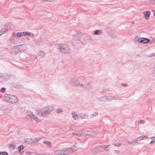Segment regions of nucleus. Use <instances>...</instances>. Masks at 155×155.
<instances>
[{
    "mask_svg": "<svg viewBox=\"0 0 155 155\" xmlns=\"http://www.w3.org/2000/svg\"><path fill=\"white\" fill-rule=\"evenodd\" d=\"M70 83L74 86L80 87L84 89L89 87V85L87 80L81 76L72 78L70 80Z\"/></svg>",
    "mask_w": 155,
    "mask_h": 155,
    "instance_id": "nucleus-1",
    "label": "nucleus"
},
{
    "mask_svg": "<svg viewBox=\"0 0 155 155\" xmlns=\"http://www.w3.org/2000/svg\"><path fill=\"white\" fill-rule=\"evenodd\" d=\"M55 108L52 105L44 107L37 111V114L41 116L45 117L54 110Z\"/></svg>",
    "mask_w": 155,
    "mask_h": 155,
    "instance_id": "nucleus-2",
    "label": "nucleus"
},
{
    "mask_svg": "<svg viewBox=\"0 0 155 155\" xmlns=\"http://www.w3.org/2000/svg\"><path fill=\"white\" fill-rule=\"evenodd\" d=\"M3 100L6 102L11 104H15L17 103L18 101V98L14 95L9 94H6L4 95Z\"/></svg>",
    "mask_w": 155,
    "mask_h": 155,
    "instance_id": "nucleus-3",
    "label": "nucleus"
},
{
    "mask_svg": "<svg viewBox=\"0 0 155 155\" xmlns=\"http://www.w3.org/2000/svg\"><path fill=\"white\" fill-rule=\"evenodd\" d=\"M58 48L61 53L69 54L71 52L70 48L68 45L66 44H59Z\"/></svg>",
    "mask_w": 155,
    "mask_h": 155,
    "instance_id": "nucleus-4",
    "label": "nucleus"
},
{
    "mask_svg": "<svg viewBox=\"0 0 155 155\" xmlns=\"http://www.w3.org/2000/svg\"><path fill=\"white\" fill-rule=\"evenodd\" d=\"M72 134L79 135V136H92L97 134V131H91L87 130L82 133L79 134L73 133Z\"/></svg>",
    "mask_w": 155,
    "mask_h": 155,
    "instance_id": "nucleus-5",
    "label": "nucleus"
},
{
    "mask_svg": "<svg viewBox=\"0 0 155 155\" xmlns=\"http://www.w3.org/2000/svg\"><path fill=\"white\" fill-rule=\"evenodd\" d=\"M110 99H114L116 100H120V99L118 97L115 96H103L99 99V100L101 101H106L110 100H108Z\"/></svg>",
    "mask_w": 155,
    "mask_h": 155,
    "instance_id": "nucleus-6",
    "label": "nucleus"
},
{
    "mask_svg": "<svg viewBox=\"0 0 155 155\" xmlns=\"http://www.w3.org/2000/svg\"><path fill=\"white\" fill-rule=\"evenodd\" d=\"M105 149L106 151H108L109 150V145L99 146L95 147L94 148L95 151L99 152L103 151Z\"/></svg>",
    "mask_w": 155,
    "mask_h": 155,
    "instance_id": "nucleus-7",
    "label": "nucleus"
},
{
    "mask_svg": "<svg viewBox=\"0 0 155 155\" xmlns=\"http://www.w3.org/2000/svg\"><path fill=\"white\" fill-rule=\"evenodd\" d=\"M11 76L6 73H0L1 82H5L11 78Z\"/></svg>",
    "mask_w": 155,
    "mask_h": 155,
    "instance_id": "nucleus-8",
    "label": "nucleus"
},
{
    "mask_svg": "<svg viewBox=\"0 0 155 155\" xmlns=\"http://www.w3.org/2000/svg\"><path fill=\"white\" fill-rule=\"evenodd\" d=\"M26 113L31 120H33L37 122L39 121V119L31 111L27 110Z\"/></svg>",
    "mask_w": 155,
    "mask_h": 155,
    "instance_id": "nucleus-9",
    "label": "nucleus"
},
{
    "mask_svg": "<svg viewBox=\"0 0 155 155\" xmlns=\"http://www.w3.org/2000/svg\"><path fill=\"white\" fill-rule=\"evenodd\" d=\"M91 39L90 36L88 35H83L81 39V41L82 43L85 44L88 43Z\"/></svg>",
    "mask_w": 155,
    "mask_h": 155,
    "instance_id": "nucleus-10",
    "label": "nucleus"
},
{
    "mask_svg": "<svg viewBox=\"0 0 155 155\" xmlns=\"http://www.w3.org/2000/svg\"><path fill=\"white\" fill-rule=\"evenodd\" d=\"M142 137H141V136H139V137H138L137 139H136L134 141H132L131 142H127V141H125V144H126L127 143H128L129 144H133L137 141L142 140L144 139H147L148 138L147 136Z\"/></svg>",
    "mask_w": 155,
    "mask_h": 155,
    "instance_id": "nucleus-11",
    "label": "nucleus"
},
{
    "mask_svg": "<svg viewBox=\"0 0 155 155\" xmlns=\"http://www.w3.org/2000/svg\"><path fill=\"white\" fill-rule=\"evenodd\" d=\"M11 52L12 53L14 54H18L20 51L18 45L13 47L11 49Z\"/></svg>",
    "mask_w": 155,
    "mask_h": 155,
    "instance_id": "nucleus-12",
    "label": "nucleus"
},
{
    "mask_svg": "<svg viewBox=\"0 0 155 155\" xmlns=\"http://www.w3.org/2000/svg\"><path fill=\"white\" fill-rule=\"evenodd\" d=\"M137 41L142 43H148L150 41L149 39L146 38H139L137 40Z\"/></svg>",
    "mask_w": 155,
    "mask_h": 155,
    "instance_id": "nucleus-13",
    "label": "nucleus"
},
{
    "mask_svg": "<svg viewBox=\"0 0 155 155\" xmlns=\"http://www.w3.org/2000/svg\"><path fill=\"white\" fill-rule=\"evenodd\" d=\"M39 140V138H27L25 140V141L29 143H36Z\"/></svg>",
    "mask_w": 155,
    "mask_h": 155,
    "instance_id": "nucleus-14",
    "label": "nucleus"
},
{
    "mask_svg": "<svg viewBox=\"0 0 155 155\" xmlns=\"http://www.w3.org/2000/svg\"><path fill=\"white\" fill-rule=\"evenodd\" d=\"M18 45L20 51H24L27 49V46L25 44H22Z\"/></svg>",
    "mask_w": 155,
    "mask_h": 155,
    "instance_id": "nucleus-15",
    "label": "nucleus"
},
{
    "mask_svg": "<svg viewBox=\"0 0 155 155\" xmlns=\"http://www.w3.org/2000/svg\"><path fill=\"white\" fill-rule=\"evenodd\" d=\"M63 149L64 150L63 151L64 155L70 154L73 151V149H72L71 148H68V149L64 148Z\"/></svg>",
    "mask_w": 155,
    "mask_h": 155,
    "instance_id": "nucleus-16",
    "label": "nucleus"
},
{
    "mask_svg": "<svg viewBox=\"0 0 155 155\" xmlns=\"http://www.w3.org/2000/svg\"><path fill=\"white\" fill-rule=\"evenodd\" d=\"M10 40L11 42L15 44H17L19 41L18 40L16 37H12L10 38Z\"/></svg>",
    "mask_w": 155,
    "mask_h": 155,
    "instance_id": "nucleus-17",
    "label": "nucleus"
},
{
    "mask_svg": "<svg viewBox=\"0 0 155 155\" xmlns=\"http://www.w3.org/2000/svg\"><path fill=\"white\" fill-rule=\"evenodd\" d=\"M63 149L61 150H58L55 151L54 153L55 155H64Z\"/></svg>",
    "mask_w": 155,
    "mask_h": 155,
    "instance_id": "nucleus-18",
    "label": "nucleus"
},
{
    "mask_svg": "<svg viewBox=\"0 0 155 155\" xmlns=\"http://www.w3.org/2000/svg\"><path fill=\"white\" fill-rule=\"evenodd\" d=\"M80 35L79 34H76L73 35L72 36V39L78 40L80 39Z\"/></svg>",
    "mask_w": 155,
    "mask_h": 155,
    "instance_id": "nucleus-19",
    "label": "nucleus"
},
{
    "mask_svg": "<svg viewBox=\"0 0 155 155\" xmlns=\"http://www.w3.org/2000/svg\"><path fill=\"white\" fill-rule=\"evenodd\" d=\"M36 45L39 46H41L43 45V40L42 39L39 38L38 39L36 42Z\"/></svg>",
    "mask_w": 155,
    "mask_h": 155,
    "instance_id": "nucleus-20",
    "label": "nucleus"
},
{
    "mask_svg": "<svg viewBox=\"0 0 155 155\" xmlns=\"http://www.w3.org/2000/svg\"><path fill=\"white\" fill-rule=\"evenodd\" d=\"M143 14L145 16V18L146 20H148L150 15V12L146 11L143 13Z\"/></svg>",
    "mask_w": 155,
    "mask_h": 155,
    "instance_id": "nucleus-21",
    "label": "nucleus"
},
{
    "mask_svg": "<svg viewBox=\"0 0 155 155\" xmlns=\"http://www.w3.org/2000/svg\"><path fill=\"white\" fill-rule=\"evenodd\" d=\"M71 114L72 115L73 118L74 120H78L79 119V117L76 113L73 112Z\"/></svg>",
    "mask_w": 155,
    "mask_h": 155,
    "instance_id": "nucleus-22",
    "label": "nucleus"
},
{
    "mask_svg": "<svg viewBox=\"0 0 155 155\" xmlns=\"http://www.w3.org/2000/svg\"><path fill=\"white\" fill-rule=\"evenodd\" d=\"M11 110V109L9 108H6L2 110V112L5 114L9 113Z\"/></svg>",
    "mask_w": 155,
    "mask_h": 155,
    "instance_id": "nucleus-23",
    "label": "nucleus"
},
{
    "mask_svg": "<svg viewBox=\"0 0 155 155\" xmlns=\"http://www.w3.org/2000/svg\"><path fill=\"white\" fill-rule=\"evenodd\" d=\"M94 34L96 35H101L102 34V32L101 30H96L94 31Z\"/></svg>",
    "mask_w": 155,
    "mask_h": 155,
    "instance_id": "nucleus-24",
    "label": "nucleus"
},
{
    "mask_svg": "<svg viewBox=\"0 0 155 155\" xmlns=\"http://www.w3.org/2000/svg\"><path fill=\"white\" fill-rule=\"evenodd\" d=\"M80 118L82 119H86L87 118L88 115L85 114H81L80 115Z\"/></svg>",
    "mask_w": 155,
    "mask_h": 155,
    "instance_id": "nucleus-25",
    "label": "nucleus"
},
{
    "mask_svg": "<svg viewBox=\"0 0 155 155\" xmlns=\"http://www.w3.org/2000/svg\"><path fill=\"white\" fill-rule=\"evenodd\" d=\"M56 111L57 114H59L60 113H63V110L62 108H58L56 109Z\"/></svg>",
    "mask_w": 155,
    "mask_h": 155,
    "instance_id": "nucleus-26",
    "label": "nucleus"
},
{
    "mask_svg": "<svg viewBox=\"0 0 155 155\" xmlns=\"http://www.w3.org/2000/svg\"><path fill=\"white\" fill-rule=\"evenodd\" d=\"M43 143L46 144V145L49 147H51V143L50 142L44 141H43Z\"/></svg>",
    "mask_w": 155,
    "mask_h": 155,
    "instance_id": "nucleus-27",
    "label": "nucleus"
},
{
    "mask_svg": "<svg viewBox=\"0 0 155 155\" xmlns=\"http://www.w3.org/2000/svg\"><path fill=\"white\" fill-rule=\"evenodd\" d=\"M23 35L30 36L31 34L30 33L28 32H23Z\"/></svg>",
    "mask_w": 155,
    "mask_h": 155,
    "instance_id": "nucleus-28",
    "label": "nucleus"
},
{
    "mask_svg": "<svg viewBox=\"0 0 155 155\" xmlns=\"http://www.w3.org/2000/svg\"><path fill=\"white\" fill-rule=\"evenodd\" d=\"M38 55L41 57H43L44 56L45 54L44 52L42 51H40L38 53Z\"/></svg>",
    "mask_w": 155,
    "mask_h": 155,
    "instance_id": "nucleus-29",
    "label": "nucleus"
},
{
    "mask_svg": "<svg viewBox=\"0 0 155 155\" xmlns=\"http://www.w3.org/2000/svg\"><path fill=\"white\" fill-rule=\"evenodd\" d=\"M151 139L152 140L150 142V143L151 144H153L155 142V137H151Z\"/></svg>",
    "mask_w": 155,
    "mask_h": 155,
    "instance_id": "nucleus-30",
    "label": "nucleus"
},
{
    "mask_svg": "<svg viewBox=\"0 0 155 155\" xmlns=\"http://www.w3.org/2000/svg\"><path fill=\"white\" fill-rule=\"evenodd\" d=\"M55 0H41V1L42 2H53Z\"/></svg>",
    "mask_w": 155,
    "mask_h": 155,
    "instance_id": "nucleus-31",
    "label": "nucleus"
},
{
    "mask_svg": "<svg viewBox=\"0 0 155 155\" xmlns=\"http://www.w3.org/2000/svg\"><path fill=\"white\" fill-rule=\"evenodd\" d=\"M98 113L96 112H94L91 115V117H95L97 115Z\"/></svg>",
    "mask_w": 155,
    "mask_h": 155,
    "instance_id": "nucleus-32",
    "label": "nucleus"
},
{
    "mask_svg": "<svg viewBox=\"0 0 155 155\" xmlns=\"http://www.w3.org/2000/svg\"><path fill=\"white\" fill-rule=\"evenodd\" d=\"M0 155H8V153L6 152H0Z\"/></svg>",
    "mask_w": 155,
    "mask_h": 155,
    "instance_id": "nucleus-33",
    "label": "nucleus"
},
{
    "mask_svg": "<svg viewBox=\"0 0 155 155\" xmlns=\"http://www.w3.org/2000/svg\"><path fill=\"white\" fill-rule=\"evenodd\" d=\"M24 148V147L22 146H20L18 148V151L19 152H20L21 150H22Z\"/></svg>",
    "mask_w": 155,
    "mask_h": 155,
    "instance_id": "nucleus-34",
    "label": "nucleus"
},
{
    "mask_svg": "<svg viewBox=\"0 0 155 155\" xmlns=\"http://www.w3.org/2000/svg\"><path fill=\"white\" fill-rule=\"evenodd\" d=\"M145 121L143 120H140L138 122V124H143L145 123Z\"/></svg>",
    "mask_w": 155,
    "mask_h": 155,
    "instance_id": "nucleus-35",
    "label": "nucleus"
},
{
    "mask_svg": "<svg viewBox=\"0 0 155 155\" xmlns=\"http://www.w3.org/2000/svg\"><path fill=\"white\" fill-rule=\"evenodd\" d=\"M5 88L2 87L0 90V92L2 93H4L5 92Z\"/></svg>",
    "mask_w": 155,
    "mask_h": 155,
    "instance_id": "nucleus-36",
    "label": "nucleus"
},
{
    "mask_svg": "<svg viewBox=\"0 0 155 155\" xmlns=\"http://www.w3.org/2000/svg\"><path fill=\"white\" fill-rule=\"evenodd\" d=\"M114 145L116 147H119L120 146L121 144L119 143H115Z\"/></svg>",
    "mask_w": 155,
    "mask_h": 155,
    "instance_id": "nucleus-37",
    "label": "nucleus"
},
{
    "mask_svg": "<svg viewBox=\"0 0 155 155\" xmlns=\"http://www.w3.org/2000/svg\"><path fill=\"white\" fill-rule=\"evenodd\" d=\"M114 153L117 154L120 152V151L118 150H115L114 151Z\"/></svg>",
    "mask_w": 155,
    "mask_h": 155,
    "instance_id": "nucleus-38",
    "label": "nucleus"
},
{
    "mask_svg": "<svg viewBox=\"0 0 155 155\" xmlns=\"http://www.w3.org/2000/svg\"><path fill=\"white\" fill-rule=\"evenodd\" d=\"M20 32H18L16 34V36L18 37H20L21 36Z\"/></svg>",
    "mask_w": 155,
    "mask_h": 155,
    "instance_id": "nucleus-39",
    "label": "nucleus"
},
{
    "mask_svg": "<svg viewBox=\"0 0 155 155\" xmlns=\"http://www.w3.org/2000/svg\"><path fill=\"white\" fill-rule=\"evenodd\" d=\"M12 36L14 37H16V34L15 33L13 32L12 33Z\"/></svg>",
    "mask_w": 155,
    "mask_h": 155,
    "instance_id": "nucleus-40",
    "label": "nucleus"
},
{
    "mask_svg": "<svg viewBox=\"0 0 155 155\" xmlns=\"http://www.w3.org/2000/svg\"><path fill=\"white\" fill-rule=\"evenodd\" d=\"M10 147L12 148H14L15 147V146L12 144H11L10 145Z\"/></svg>",
    "mask_w": 155,
    "mask_h": 155,
    "instance_id": "nucleus-41",
    "label": "nucleus"
},
{
    "mask_svg": "<svg viewBox=\"0 0 155 155\" xmlns=\"http://www.w3.org/2000/svg\"><path fill=\"white\" fill-rule=\"evenodd\" d=\"M121 85L123 86H124L125 87H127V85L126 84L124 83H122L121 84Z\"/></svg>",
    "mask_w": 155,
    "mask_h": 155,
    "instance_id": "nucleus-42",
    "label": "nucleus"
},
{
    "mask_svg": "<svg viewBox=\"0 0 155 155\" xmlns=\"http://www.w3.org/2000/svg\"><path fill=\"white\" fill-rule=\"evenodd\" d=\"M150 2L153 4L155 3V0H150Z\"/></svg>",
    "mask_w": 155,
    "mask_h": 155,
    "instance_id": "nucleus-43",
    "label": "nucleus"
},
{
    "mask_svg": "<svg viewBox=\"0 0 155 155\" xmlns=\"http://www.w3.org/2000/svg\"><path fill=\"white\" fill-rule=\"evenodd\" d=\"M2 30H1L0 31V36L2 35V34L4 33V32H3L2 33Z\"/></svg>",
    "mask_w": 155,
    "mask_h": 155,
    "instance_id": "nucleus-44",
    "label": "nucleus"
},
{
    "mask_svg": "<svg viewBox=\"0 0 155 155\" xmlns=\"http://www.w3.org/2000/svg\"><path fill=\"white\" fill-rule=\"evenodd\" d=\"M151 56H155V53H153L151 54Z\"/></svg>",
    "mask_w": 155,
    "mask_h": 155,
    "instance_id": "nucleus-45",
    "label": "nucleus"
},
{
    "mask_svg": "<svg viewBox=\"0 0 155 155\" xmlns=\"http://www.w3.org/2000/svg\"><path fill=\"white\" fill-rule=\"evenodd\" d=\"M20 33L21 34L20 35H21V36H23V32H20Z\"/></svg>",
    "mask_w": 155,
    "mask_h": 155,
    "instance_id": "nucleus-46",
    "label": "nucleus"
},
{
    "mask_svg": "<svg viewBox=\"0 0 155 155\" xmlns=\"http://www.w3.org/2000/svg\"><path fill=\"white\" fill-rule=\"evenodd\" d=\"M3 29H2V33L3 32H4V33L5 32V31L4 30L3 31Z\"/></svg>",
    "mask_w": 155,
    "mask_h": 155,
    "instance_id": "nucleus-47",
    "label": "nucleus"
},
{
    "mask_svg": "<svg viewBox=\"0 0 155 155\" xmlns=\"http://www.w3.org/2000/svg\"><path fill=\"white\" fill-rule=\"evenodd\" d=\"M23 152V151H22V152L21 151L20 152H19L21 154H22V153Z\"/></svg>",
    "mask_w": 155,
    "mask_h": 155,
    "instance_id": "nucleus-48",
    "label": "nucleus"
},
{
    "mask_svg": "<svg viewBox=\"0 0 155 155\" xmlns=\"http://www.w3.org/2000/svg\"><path fill=\"white\" fill-rule=\"evenodd\" d=\"M74 150H75V151H76V150H77V149H76V148H75H75H74Z\"/></svg>",
    "mask_w": 155,
    "mask_h": 155,
    "instance_id": "nucleus-49",
    "label": "nucleus"
},
{
    "mask_svg": "<svg viewBox=\"0 0 155 155\" xmlns=\"http://www.w3.org/2000/svg\"><path fill=\"white\" fill-rule=\"evenodd\" d=\"M33 153H31V154H30V155H32V154H33Z\"/></svg>",
    "mask_w": 155,
    "mask_h": 155,
    "instance_id": "nucleus-50",
    "label": "nucleus"
},
{
    "mask_svg": "<svg viewBox=\"0 0 155 155\" xmlns=\"http://www.w3.org/2000/svg\"><path fill=\"white\" fill-rule=\"evenodd\" d=\"M154 15L155 16V12L154 13Z\"/></svg>",
    "mask_w": 155,
    "mask_h": 155,
    "instance_id": "nucleus-51",
    "label": "nucleus"
},
{
    "mask_svg": "<svg viewBox=\"0 0 155 155\" xmlns=\"http://www.w3.org/2000/svg\"><path fill=\"white\" fill-rule=\"evenodd\" d=\"M78 137H80L81 136H78Z\"/></svg>",
    "mask_w": 155,
    "mask_h": 155,
    "instance_id": "nucleus-52",
    "label": "nucleus"
}]
</instances>
